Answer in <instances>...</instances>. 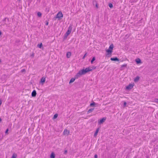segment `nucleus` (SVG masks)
I'll return each mask as SVG.
<instances>
[{
    "label": "nucleus",
    "instance_id": "f257e3e1",
    "mask_svg": "<svg viewBox=\"0 0 158 158\" xmlns=\"http://www.w3.org/2000/svg\"><path fill=\"white\" fill-rule=\"evenodd\" d=\"M95 68L96 67L94 66L92 67H89L85 69H83L80 70L75 76V78H72L70 79L69 83L70 84L73 82L75 81V79L78 78L82 75L85 74L88 72L91 71L92 70L95 69Z\"/></svg>",
    "mask_w": 158,
    "mask_h": 158
},
{
    "label": "nucleus",
    "instance_id": "f03ea898",
    "mask_svg": "<svg viewBox=\"0 0 158 158\" xmlns=\"http://www.w3.org/2000/svg\"><path fill=\"white\" fill-rule=\"evenodd\" d=\"M63 17V15L61 11L59 12L56 15V18L60 19Z\"/></svg>",
    "mask_w": 158,
    "mask_h": 158
},
{
    "label": "nucleus",
    "instance_id": "7ed1b4c3",
    "mask_svg": "<svg viewBox=\"0 0 158 158\" xmlns=\"http://www.w3.org/2000/svg\"><path fill=\"white\" fill-rule=\"evenodd\" d=\"M114 48V46L113 44H111L109 48V49L106 50L107 52L108 53H111L112 52V50Z\"/></svg>",
    "mask_w": 158,
    "mask_h": 158
},
{
    "label": "nucleus",
    "instance_id": "20e7f679",
    "mask_svg": "<svg viewBox=\"0 0 158 158\" xmlns=\"http://www.w3.org/2000/svg\"><path fill=\"white\" fill-rule=\"evenodd\" d=\"M72 30V27L71 26H69L68 31H67L65 35L66 36H67L71 33Z\"/></svg>",
    "mask_w": 158,
    "mask_h": 158
},
{
    "label": "nucleus",
    "instance_id": "39448f33",
    "mask_svg": "<svg viewBox=\"0 0 158 158\" xmlns=\"http://www.w3.org/2000/svg\"><path fill=\"white\" fill-rule=\"evenodd\" d=\"M134 86V84H130L128 85L126 87V89L130 90L132 89L133 86Z\"/></svg>",
    "mask_w": 158,
    "mask_h": 158
},
{
    "label": "nucleus",
    "instance_id": "423d86ee",
    "mask_svg": "<svg viewBox=\"0 0 158 158\" xmlns=\"http://www.w3.org/2000/svg\"><path fill=\"white\" fill-rule=\"evenodd\" d=\"M106 117H104L102 118V119H100L99 121H98V123L99 124H101L106 119Z\"/></svg>",
    "mask_w": 158,
    "mask_h": 158
},
{
    "label": "nucleus",
    "instance_id": "0eeeda50",
    "mask_svg": "<svg viewBox=\"0 0 158 158\" xmlns=\"http://www.w3.org/2000/svg\"><path fill=\"white\" fill-rule=\"evenodd\" d=\"M69 133V131L68 130L65 129H64V132L63 134L64 135H68Z\"/></svg>",
    "mask_w": 158,
    "mask_h": 158
},
{
    "label": "nucleus",
    "instance_id": "6e6552de",
    "mask_svg": "<svg viewBox=\"0 0 158 158\" xmlns=\"http://www.w3.org/2000/svg\"><path fill=\"white\" fill-rule=\"evenodd\" d=\"M45 78L43 77L41 79V81H40V83L42 84V85H43L44 83L45 82Z\"/></svg>",
    "mask_w": 158,
    "mask_h": 158
},
{
    "label": "nucleus",
    "instance_id": "1a4fd4ad",
    "mask_svg": "<svg viewBox=\"0 0 158 158\" xmlns=\"http://www.w3.org/2000/svg\"><path fill=\"white\" fill-rule=\"evenodd\" d=\"M36 94V91L35 90H34L32 93H31V96L33 97H35Z\"/></svg>",
    "mask_w": 158,
    "mask_h": 158
},
{
    "label": "nucleus",
    "instance_id": "9d476101",
    "mask_svg": "<svg viewBox=\"0 0 158 158\" xmlns=\"http://www.w3.org/2000/svg\"><path fill=\"white\" fill-rule=\"evenodd\" d=\"M99 128H98L94 134V136L95 137H96L98 133V132L99 131Z\"/></svg>",
    "mask_w": 158,
    "mask_h": 158
},
{
    "label": "nucleus",
    "instance_id": "9b49d317",
    "mask_svg": "<svg viewBox=\"0 0 158 158\" xmlns=\"http://www.w3.org/2000/svg\"><path fill=\"white\" fill-rule=\"evenodd\" d=\"M71 55V53L70 52H67L66 54V56L68 58H69L70 57Z\"/></svg>",
    "mask_w": 158,
    "mask_h": 158
},
{
    "label": "nucleus",
    "instance_id": "f8f14e48",
    "mask_svg": "<svg viewBox=\"0 0 158 158\" xmlns=\"http://www.w3.org/2000/svg\"><path fill=\"white\" fill-rule=\"evenodd\" d=\"M110 60L112 61H119V59L117 58V57L115 58H110Z\"/></svg>",
    "mask_w": 158,
    "mask_h": 158
},
{
    "label": "nucleus",
    "instance_id": "ddd939ff",
    "mask_svg": "<svg viewBox=\"0 0 158 158\" xmlns=\"http://www.w3.org/2000/svg\"><path fill=\"white\" fill-rule=\"evenodd\" d=\"M55 156L54 152H52L51 154L50 158H55Z\"/></svg>",
    "mask_w": 158,
    "mask_h": 158
},
{
    "label": "nucleus",
    "instance_id": "4468645a",
    "mask_svg": "<svg viewBox=\"0 0 158 158\" xmlns=\"http://www.w3.org/2000/svg\"><path fill=\"white\" fill-rule=\"evenodd\" d=\"M135 61L137 64H139L141 63V61L140 59L138 58L135 60Z\"/></svg>",
    "mask_w": 158,
    "mask_h": 158
},
{
    "label": "nucleus",
    "instance_id": "2eb2a0df",
    "mask_svg": "<svg viewBox=\"0 0 158 158\" xmlns=\"http://www.w3.org/2000/svg\"><path fill=\"white\" fill-rule=\"evenodd\" d=\"M139 77L138 76L136 77L134 79V81L135 82H137L138 81V80H139Z\"/></svg>",
    "mask_w": 158,
    "mask_h": 158
},
{
    "label": "nucleus",
    "instance_id": "dca6fc26",
    "mask_svg": "<svg viewBox=\"0 0 158 158\" xmlns=\"http://www.w3.org/2000/svg\"><path fill=\"white\" fill-rule=\"evenodd\" d=\"M17 156V155L15 153H13L11 157V158H16Z\"/></svg>",
    "mask_w": 158,
    "mask_h": 158
},
{
    "label": "nucleus",
    "instance_id": "f3484780",
    "mask_svg": "<svg viewBox=\"0 0 158 158\" xmlns=\"http://www.w3.org/2000/svg\"><path fill=\"white\" fill-rule=\"evenodd\" d=\"M94 108H91L90 109H89L88 111V112H87L88 114H89V113H90V112H91L92 111L94 110Z\"/></svg>",
    "mask_w": 158,
    "mask_h": 158
},
{
    "label": "nucleus",
    "instance_id": "a211bd4d",
    "mask_svg": "<svg viewBox=\"0 0 158 158\" xmlns=\"http://www.w3.org/2000/svg\"><path fill=\"white\" fill-rule=\"evenodd\" d=\"M37 46L39 48H41L42 46V43H41L40 44H38Z\"/></svg>",
    "mask_w": 158,
    "mask_h": 158
},
{
    "label": "nucleus",
    "instance_id": "6ab92c4d",
    "mask_svg": "<svg viewBox=\"0 0 158 158\" xmlns=\"http://www.w3.org/2000/svg\"><path fill=\"white\" fill-rule=\"evenodd\" d=\"M127 64H123V65H122L121 66V70H123V67H127Z\"/></svg>",
    "mask_w": 158,
    "mask_h": 158
},
{
    "label": "nucleus",
    "instance_id": "aec40b11",
    "mask_svg": "<svg viewBox=\"0 0 158 158\" xmlns=\"http://www.w3.org/2000/svg\"><path fill=\"white\" fill-rule=\"evenodd\" d=\"M94 3H96V4H95V6L97 8H98V3H97V2H96V1H94L93 2V4H94Z\"/></svg>",
    "mask_w": 158,
    "mask_h": 158
},
{
    "label": "nucleus",
    "instance_id": "412c9836",
    "mask_svg": "<svg viewBox=\"0 0 158 158\" xmlns=\"http://www.w3.org/2000/svg\"><path fill=\"white\" fill-rule=\"evenodd\" d=\"M57 117H58V114H55L54 115L53 119H55L56 118H57Z\"/></svg>",
    "mask_w": 158,
    "mask_h": 158
},
{
    "label": "nucleus",
    "instance_id": "4be33fe9",
    "mask_svg": "<svg viewBox=\"0 0 158 158\" xmlns=\"http://www.w3.org/2000/svg\"><path fill=\"white\" fill-rule=\"evenodd\" d=\"M95 57H93L92 59V60H91V64H93L94 61L95 60Z\"/></svg>",
    "mask_w": 158,
    "mask_h": 158
},
{
    "label": "nucleus",
    "instance_id": "5701e85b",
    "mask_svg": "<svg viewBox=\"0 0 158 158\" xmlns=\"http://www.w3.org/2000/svg\"><path fill=\"white\" fill-rule=\"evenodd\" d=\"M37 15L39 17H40L42 15V14L40 12H39L37 13Z\"/></svg>",
    "mask_w": 158,
    "mask_h": 158
},
{
    "label": "nucleus",
    "instance_id": "b1692460",
    "mask_svg": "<svg viewBox=\"0 0 158 158\" xmlns=\"http://www.w3.org/2000/svg\"><path fill=\"white\" fill-rule=\"evenodd\" d=\"M154 102L158 103V98H156L154 100Z\"/></svg>",
    "mask_w": 158,
    "mask_h": 158
},
{
    "label": "nucleus",
    "instance_id": "393cba45",
    "mask_svg": "<svg viewBox=\"0 0 158 158\" xmlns=\"http://www.w3.org/2000/svg\"><path fill=\"white\" fill-rule=\"evenodd\" d=\"M95 104V103L94 102L90 104V106H94Z\"/></svg>",
    "mask_w": 158,
    "mask_h": 158
},
{
    "label": "nucleus",
    "instance_id": "a878e982",
    "mask_svg": "<svg viewBox=\"0 0 158 158\" xmlns=\"http://www.w3.org/2000/svg\"><path fill=\"white\" fill-rule=\"evenodd\" d=\"M109 7L110 8H111L113 7V5L111 3H110L109 5Z\"/></svg>",
    "mask_w": 158,
    "mask_h": 158
},
{
    "label": "nucleus",
    "instance_id": "bb28decb",
    "mask_svg": "<svg viewBox=\"0 0 158 158\" xmlns=\"http://www.w3.org/2000/svg\"><path fill=\"white\" fill-rule=\"evenodd\" d=\"M8 131H9V129H7L6 131H5V133L6 135H7L8 134Z\"/></svg>",
    "mask_w": 158,
    "mask_h": 158
},
{
    "label": "nucleus",
    "instance_id": "cd10ccee",
    "mask_svg": "<svg viewBox=\"0 0 158 158\" xmlns=\"http://www.w3.org/2000/svg\"><path fill=\"white\" fill-rule=\"evenodd\" d=\"M127 105V103L126 102H124V104H123V106H124V107H125L126 106V105Z\"/></svg>",
    "mask_w": 158,
    "mask_h": 158
},
{
    "label": "nucleus",
    "instance_id": "c85d7f7f",
    "mask_svg": "<svg viewBox=\"0 0 158 158\" xmlns=\"http://www.w3.org/2000/svg\"><path fill=\"white\" fill-rule=\"evenodd\" d=\"M25 71V69H23L22 70H21V72L23 73V72H24Z\"/></svg>",
    "mask_w": 158,
    "mask_h": 158
},
{
    "label": "nucleus",
    "instance_id": "c756f323",
    "mask_svg": "<svg viewBox=\"0 0 158 158\" xmlns=\"http://www.w3.org/2000/svg\"><path fill=\"white\" fill-rule=\"evenodd\" d=\"M94 158H98V156L97 154H95L94 155Z\"/></svg>",
    "mask_w": 158,
    "mask_h": 158
},
{
    "label": "nucleus",
    "instance_id": "7c9ffc66",
    "mask_svg": "<svg viewBox=\"0 0 158 158\" xmlns=\"http://www.w3.org/2000/svg\"><path fill=\"white\" fill-rule=\"evenodd\" d=\"M86 53H85V54L84 55V56L83 57V59H84V58H85V56H86Z\"/></svg>",
    "mask_w": 158,
    "mask_h": 158
},
{
    "label": "nucleus",
    "instance_id": "2f4dec72",
    "mask_svg": "<svg viewBox=\"0 0 158 158\" xmlns=\"http://www.w3.org/2000/svg\"><path fill=\"white\" fill-rule=\"evenodd\" d=\"M2 100H0V106L2 104Z\"/></svg>",
    "mask_w": 158,
    "mask_h": 158
},
{
    "label": "nucleus",
    "instance_id": "473e14b6",
    "mask_svg": "<svg viewBox=\"0 0 158 158\" xmlns=\"http://www.w3.org/2000/svg\"><path fill=\"white\" fill-rule=\"evenodd\" d=\"M31 56L32 57H34V53H33L31 55Z\"/></svg>",
    "mask_w": 158,
    "mask_h": 158
},
{
    "label": "nucleus",
    "instance_id": "72a5a7b5",
    "mask_svg": "<svg viewBox=\"0 0 158 158\" xmlns=\"http://www.w3.org/2000/svg\"><path fill=\"white\" fill-rule=\"evenodd\" d=\"M48 22H47L46 23V25H48Z\"/></svg>",
    "mask_w": 158,
    "mask_h": 158
},
{
    "label": "nucleus",
    "instance_id": "f704fd0d",
    "mask_svg": "<svg viewBox=\"0 0 158 158\" xmlns=\"http://www.w3.org/2000/svg\"><path fill=\"white\" fill-rule=\"evenodd\" d=\"M67 152V150H65L64 151V153L66 154Z\"/></svg>",
    "mask_w": 158,
    "mask_h": 158
},
{
    "label": "nucleus",
    "instance_id": "c9c22d12",
    "mask_svg": "<svg viewBox=\"0 0 158 158\" xmlns=\"http://www.w3.org/2000/svg\"><path fill=\"white\" fill-rule=\"evenodd\" d=\"M1 121H2V119L1 118H0V122Z\"/></svg>",
    "mask_w": 158,
    "mask_h": 158
},
{
    "label": "nucleus",
    "instance_id": "e433bc0d",
    "mask_svg": "<svg viewBox=\"0 0 158 158\" xmlns=\"http://www.w3.org/2000/svg\"><path fill=\"white\" fill-rule=\"evenodd\" d=\"M1 32H0V35H1Z\"/></svg>",
    "mask_w": 158,
    "mask_h": 158
},
{
    "label": "nucleus",
    "instance_id": "4c0bfd02",
    "mask_svg": "<svg viewBox=\"0 0 158 158\" xmlns=\"http://www.w3.org/2000/svg\"><path fill=\"white\" fill-rule=\"evenodd\" d=\"M1 62V60H0V63Z\"/></svg>",
    "mask_w": 158,
    "mask_h": 158
}]
</instances>
